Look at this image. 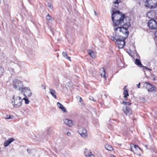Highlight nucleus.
<instances>
[{
    "label": "nucleus",
    "instance_id": "1",
    "mask_svg": "<svg viewBox=\"0 0 157 157\" xmlns=\"http://www.w3.org/2000/svg\"><path fill=\"white\" fill-rule=\"evenodd\" d=\"M112 20L113 24L115 25H121L127 26H131L130 20L128 17H127L124 14H122L119 11L113 10L112 15Z\"/></svg>",
    "mask_w": 157,
    "mask_h": 157
},
{
    "label": "nucleus",
    "instance_id": "2",
    "mask_svg": "<svg viewBox=\"0 0 157 157\" xmlns=\"http://www.w3.org/2000/svg\"><path fill=\"white\" fill-rule=\"evenodd\" d=\"M114 28V32L113 33V36H120V37L122 36V34H124L126 37H128V29L129 27L127 26H123L121 27V25H113Z\"/></svg>",
    "mask_w": 157,
    "mask_h": 157
},
{
    "label": "nucleus",
    "instance_id": "3",
    "mask_svg": "<svg viewBox=\"0 0 157 157\" xmlns=\"http://www.w3.org/2000/svg\"><path fill=\"white\" fill-rule=\"evenodd\" d=\"M119 36H111L110 38L112 40L116 41V44L119 48H122L125 45L124 40L128 37H126V36L120 37Z\"/></svg>",
    "mask_w": 157,
    "mask_h": 157
},
{
    "label": "nucleus",
    "instance_id": "4",
    "mask_svg": "<svg viewBox=\"0 0 157 157\" xmlns=\"http://www.w3.org/2000/svg\"><path fill=\"white\" fill-rule=\"evenodd\" d=\"M22 99L21 97L14 95L13 96L12 103L14 108H15L20 107L22 105Z\"/></svg>",
    "mask_w": 157,
    "mask_h": 157
},
{
    "label": "nucleus",
    "instance_id": "5",
    "mask_svg": "<svg viewBox=\"0 0 157 157\" xmlns=\"http://www.w3.org/2000/svg\"><path fill=\"white\" fill-rule=\"evenodd\" d=\"M145 6L150 9H154L157 6V0H143Z\"/></svg>",
    "mask_w": 157,
    "mask_h": 157
},
{
    "label": "nucleus",
    "instance_id": "6",
    "mask_svg": "<svg viewBox=\"0 0 157 157\" xmlns=\"http://www.w3.org/2000/svg\"><path fill=\"white\" fill-rule=\"evenodd\" d=\"M13 87L17 90H21L22 86V81L18 79L14 80L13 82Z\"/></svg>",
    "mask_w": 157,
    "mask_h": 157
},
{
    "label": "nucleus",
    "instance_id": "7",
    "mask_svg": "<svg viewBox=\"0 0 157 157\" xmlns=\"http://www.w3.org/2000/svg\"><path fill=\"white\" fill-rule=\"evenodd\" d=\"M21 91L22 93H24V95L26 97H30L32 95V93L28 87H23L21 88Z\"/></svg>",
    "mask_w": 157,
    "mask_h": 157
},
{
    "label": "nucleus",
    "instance_id": "8",
    "mask_svg": "<svg viewBox=\"0 0 157 157\" xmlns=\"http://www.w3.org/2000/svg\"><path fill=\"white\" fill-rule=\"evenodd\" d=\"M148 25L149 28L151 29H157V22L154 20H151L149 21Z\"/></svg>",
    "mask_w": 157,
    "mask_h": 157
},
{
    "label": "nucleus",
    "instance_id": "9",
    "mask_svg": "<svg viewBox=\"0 0 157 157\" xmlns=\"http://www.w3.org/2000/svg\"><path fill=\"white\" fill-rule=\"evenodd\" d=\"M78 132L82 137L84 138H86L87 137V130L83 127L80 128H79Z\"/></svg>",
    "mask_w": 157,
    "mask_h": 157
},
{
    "label": "nucleus",
    "instance_id": "10",
    "mask_svg": "<svg viewBox=\"0 0 157 157\" xmlns=\"http://www.w3.org/2000/svg\"><path fill=\"white\" fill-rule=\"evenodd\" d=\"M132 146H131V151L133 152L134 154H137L138 153V151L141 150L140 148L137 145L133 144H132Z\"/></svg>",
    "mask_w": 157,
    "mask_h": 157
},
{
    "label": "nucleus",
    "instance_id": "11",
    "mask_svg": "<svg viewBox=\"0 0 157 157\" xmlns=\"http://www.w3.org/2000/svg\"><path fill=\"white\" fill-rule=\"evenodd\" d=\"M145 84L146 88L148 92H152L155 90V87L153 85L147 82H146Z\"/></svg>",
    "mask_w": 157,
    "mask_h": 157
},
{
    "label": "nucleus",
    "instance_id": "12",
    "mask_svg": "<svg viewBox=\"0 0 157 157\" xmlns=\"http://www.w3.org/2000/svg\"><path fill=\"white\" fill-rule=\"evenodd\" d=\"M123 111L126 115H130L132 114V110L127 106L125 105L123 107Z\"/></svg>",
    "mask_w": 157,
    "mask_h": 157
},
{
    "label": "nucleus",
    "instance_id": "13",
    "mask_svg": "<svg viewBox=\"0 0 157 157\" xmlns=\"http://www.w3.org/2000/svg\"><path fill=\"white\" fill-rule=\"evenodd\" d=\"M14 140L13 138H9L8 140L4 142V147H7Z\"/></svg>",
    "mask_w": 157,
    "mask_h": 157
},
{
    "label": "nucleus",
    "instance_id": "14",
    "mask_svg": "<svg viewBox=\"0 0 157 157\" xmlns=\"http://www.w3.org/2000/svg\"><path fill=\"white\" fill-rule=\"evenodd\" d=\"M64 123L66 124L69 126H72L73 125V122L71 120L65 119L63 120Z\"/></svg>",
    "mask_w": 157,
    "mask_h": 157
},
{
    "label": "nucleus",
    "instance_id": "15",
    "mask_svg": "<svg viewBox=\"0 0 157 157\" xmlns=\"http://www.w3.org/2000/svg\"><path fill=\"white\" fill-rule=\"evenodd\" d=\"M99 73L102 77H103L105 79H106L105 72L104 68L102 67L100 69Z\"/></svg>",
    "mask_w": 157,
    "mask_h": 157
},
{
    "label": "nucleus",
    "instance_id": "16",
    "mask_svg": "<svg viewBox=\"0 0 157 157\" xmlns=\"http://www.w3.org/2000/svg\"><path fill=\"white\" fill-rule=\"evenodd\" d=\"M49 93L52 95V97L56 99L57 98V97L56 95V92L55 90L52 88L49 89Z\"/></svg>",
    "mask_w": 157,
    "mask_h": 157
},
{
    "label": "nucleus",
    "instance_id": "17",
    "mask_svg": "<svg viewBox=\"0 0 157 157\" xmlns=\"http://www.w3.org/2000/svg\"><path fill=\"white\" fill-rule=\"evenodd\" d=\"M88 53L90 56L93 58H94L95 57V54L94 52L92 50H87Z\"/></svg>",
    "mask_w": 157,
    "mask_h": 157
},
{
    "label": "nucleus",
    "instance_id": "18",
    "mask_svg": "<svg viewBox=\"0 0 157 157\" xmlns=\"http://www.w3.org/2000/svg\"><path fill=\"white\" fill-rule=\"evenodd\" d=\"M57 105L64 112H66V109L63 106V105L59 102H58L57 103Z\"/></svg>",
    "mask_w": 157,
    "mask_h": 157
},
{
    "label": "nucleus",
    "instance_id": "19",
    "mask_svg": "<svg viewBox=\"0 0 157 157\" xmlns=\"http://www.w3.org/2000/svg\"><path fill=\"white\" fill-rule=\"evenodd\" d=\"M126 86H125L124 88V98H127V97L129 95L128 90L126 88Z\"/></svg>",
    "mask_w": 157,
    "mask_h": 157
},
{
    "label": "nucleus",
    "instance_id": "20",
    "mask_svg": "<svg viewBox=\"0 0 157 157\" xmlns=\"http://www.w3.org/2000/svg\"><path fill=\"white\" fill-rule=\"evenodd\" d=\"M135 63L140 67H142L143 66L140 60L136 59L135 61Z\"/></svg>",
    "mask_w": 157,
    "mask_h": 157
},
{
    "label": "nucleus",
    "instance_id": "21",
    "mask_svg": "<svg viewBox=\"0 0 157 157\" xmlns=\"http://www.w3.org/2000/svg\"><path fill=\"white\" fill-rule=\"evenodd\" d=\"M105 147L107 150L110 151H112L113 150V149L112 146L108 144H106L105 145Z\"/></svg>",
    "mask_w": 157,
    "mask_h": 157
},
{
    "label": "nucleus",
    "instance_id": "22",
    "mask_svg": "<svg viewBox=\"0 0 157 157\" xmlns=\"http://www.w3.org/2000/svg\"><path fill=\"white\" fill-rule=\"evenodd\" d=\"M84 153L85 155L86 156H88L90 154H91V152L90 150L85 148V150L84 151Z\"/></svg>",
    "mask_w": 157,
    "mask_h": 157
},
{
    "label": "nucleus",
    "instance_id": "23",
    "mask_svg": "<svg viewBox=\"0 0 157 157\" xmlns=\"http://www.w3.org/2000/svg\"><path fill=\"white\" fill-rule=\"evenodd\" d=\"M62 54H63V56L64 57H65L66 58H67L68 60H71L70 57L68 56H67V53L66 52H63L62 53Z\"/></svg>",
    "mask_w": 157,
    "mask_h": 157
},
{
    "label": "nucleus",
    "instance_id": "24",
    "mask_svg": "<svg viewBox=\"0 0 157 157\" xmlns=\"http://www.w3.org/2000/svg\"><path fill=\"white\" fill-rule=\"evenodd\" d=\"M120 0H115V1L113 2V3L115 4H117V6H115V8H114L113 7H112L113 9V10H114V9H115L118 6V4L119 3V2H120Z\"/></svg>",
    "mask_w": 157,
    "mask_h": 157
},
{
    "label": "nucleus",
    "instance_id": "25",
    "mask_svg": "<svg viewBox=\"0 0 157 157\" xmlns=\"http://www.w3.org/2000/svg\"><path fill=\"white\" fill-rule=\"evenodd\" d=\"M22 99V101L23 100H25V103L26 104H29V101L28 99H27L25 98Z\"/></svg>",
    "mask_w": 157,
    "mask_h": 157
},
{
    "label": "nucleus",
    "instance_id": "26",
    "mask_svg": "<svg viewBox=\"0 0 157 157\" xmlns=\"http://www.w3.org/2000/svg\"><path fill=\"white\" fill-rule=\"evenodd\" d=\"M4 70L3 68L0 67V76L2 75L4 72Z\"/></svg>",
    "mask_w": 157,
    "mask_h": 157
},
{
    "label": "nucleus",
    "instance_id": "27",
    "mask_svg": "<svg viewBox=\"0 0 157 157\" xmlns=\"http://www.w3.org/2000/svg\"><path fill=\"white\" fill-rule=\"evenodd\" d=\"M141 101L143 103L145 102L146 101V99L144 97L140 98Z\"/></svg>",
    "mask_w": 157,
    "mask_h": 157
},
{
    "label": "nucleus",
    "instance_id": "28",
    "mask_svg": "<svg viewBox=\"0 0 157 157\" xmlns=\"http://www.w3.org/2000/svg\"><path fill=\"white\" fill-rule=\"evenodd\" d=\"M122 104L124 105H131V104L129 102H126L125 101H123L122 102Z\"/></svg>",
    "mask_w": 157,
    "mask_h": 157
},
{
    "label": "nucleus",
    "instance_id": "29",
    "mask_svg": "<svg viewBox=\"0 0 157 157\" xmlns=\"http://www.w3.org/2000/svg\"><path fill=\"white\" fill-rule=\"evenodd\" d=\"M51 17V16L48 14L46 16V19L48 20H50Z\"/></svg>",
    "mask_w": 157,
    "mask_h": 157
},
{
    "label": "nucleus",
    "instance_id": "30",
    "mask_svg": "<svg viewBox=\"0 0 157 157\" xmlns=\"http://www.w3.org/2000/svg\"><path fill=\"white\" fill-rule=\"evenodd\" d=\"M5 118L6 119H11V117L10 115H7L5 117Z\"/></svg>",
    "mask_w": 157,
    "mask_h": 157
},
{
    "label": "nucleus",
    "instance_id": "31",
    "mask_svg": "<svg viewBox=\"0 0 157 157\" xmlns=\"http://www.w3.org/2000/svg\"><path fill=\"white\" fill-rule=\"evenodd\" d=\"M77 98L78 99L79 102H81L82 101V98L79 96H77Z\"/></svg>",
    "mask_w": 157,
    "mask_h": 157
},
{
    "label": "nucleus",
    "instance_id": "32",
    "mask_svg": "<svg viewBox=\"0 0 157 157\" xmlns=\"http://www.w3.org/2000/svg\"><path fill=\"white\" fill-rule=\"evenodd\" d=\"M48 6L50 8L52 9V6L50 3H48Z\"/></svg>",
    "mask_w": 157,
    "mask_h": 157
},
{
    "label": "nucleus",
    "instance_id": "33",
    "mask_svg": "<svg viewBox=\"0 0 157 157\" xmlns=\"http://www.w3.org/2000/svg\"><path fill=\"white\" fill-rule=\"evenodd\" d=\"M89 99L90 100L93 101H96V100H94V98L92 96H90L89 97Z\"/></svg>",
    "mask_w": 157,
    "mask_h": 157
},
{
    "label": "nucleus",
    "instance_id": "34",
    "mask_svg": "<svg viewBox=\"0 0 157 157\" xmlns=\"http://www.w3.org/2000/svg\"><path fill=\"white\" fill-rule=\"evenodd\" d=\"M41 88L45 90L46 89V86H44L43 85H41Z\"/></svg>",
    "mask_w": 157,
    "mask_h": 157
},
{
    "label": "nucleus",
    "instance_id": "35",
    "mask_svg": "<svg viewBox=\"0 0 157 157\" xmlns=\"http://www.w3.org/2000/svg\"><path fill=\"white\" fill-rule=\"evenodd\" d=\"M88 156L89 157H94V155H93L92 154V153L91 154H90Z\"/></svg>",
    "mask_w": 157,
    "mask_h": 157
},
{
    "label": "nucleus",
    "instance_id": "36",
    "mask_svg": "<svg viewBox=\"0 0 157 157\" xmlns=\"http://www.w3.org/2000/svg\"><path fill=\"white\" fill-rule=\"evenodd\" d=\"M67 135L68 136H70L71 135V133L70 132H68L67 133Z\"/></svg>",
    "mask_w": 157,
    "mask_h": 157
},
{
    "label": "nucleus",
    "instance_id": "37",
    "mask_svg": "<svg viewBox=\"0 0 157 157\" xmlns=\"http://www.w3.org/2000/svg\"><path fill=\"white\" fill-rule=\"evenodd\" d=\"M143 67L144 69V68H145L147 70H148V69H149L147 67H145V66L144 67L143 66V67Z\"/></svg>",
    "mask_w": 157,
    "mask_h": 157
},
{
    "label": "nucleus",
    "instance_id": "38",
    "mask_svg": "<svg viewBox=\"0 0 157 157\" xmlns=\"http://www.w3.org/2000/svg\"><path fill=\"white\" fill-rule=\"evenodd\" d=\"M155 36L157 38V31L155 33Z\"/></svg>",
    "mask_w": 157,
    "mask_h": 157
},
{
    "label": "nucleus",
    "instance_id": "39",
    "mask_svg": "<svg viewBox=\"0 0 157 157\" xmlns=\"http://www.w3.org/2000/svg\"><path fill=\"white\" fill-rule=\"evenodd\" d=\"M140 83H139L138 85H137V87L138 88H140Z\"/></svg>",
    "mask_w": 157,
    "mask_h": 157
},
{
    "label": "nucleus",
    "instance_id": "40",
    "mask_svg": "<svg viewBox=\"0 0 157 157\" xmlns=\"http://www.w3.org/2000/svg\"><path fill=\"white\" fill-rule=\"evenodd\" d=\"M144 146H145V147L146 148H147V147H148V145H147V144H145V145H144Z\"/></svg>",
    "mask_w": 157,
    "mask_h": 157
},
{
    "label": "nucleus",
    "instance_id": "41",
    "mask_svg": "<svg viewBox=\"0 0 157 157\" xmlns=\"http://www.w3.org/2000/svg\"><path fill=\"white\" fill-rule=\"evenodd\" d=\"M94 13L95 15H96V12L95 11H94Z\"/></svg>",
    "mask_w": 157,
    "mask_h": 157
},
{
    "label": "nucleus",
    "instance_id": "42",
    "mask_svg": "<svg viewBox=\"0 0 157 157\" xmlns=\"http://www.w3.org/2000/svg\"><path fill=\"white\" fill-rule=\"evenodd\" d=\"M110 157H115L113 155H111Z\"/></svg>",
    "mask_w": 157,
    "mask_h": 157
},
{
    "label": "nucleus",
    "instance_id": "43",
    "mask_svg": "<svg viewBox=\"0 0 157 157\" xmlns=\"http://www.w3.org/2000/svg\"><path fill=\"white\" fill-rule=\"evenodd\" d=\"M148 70H149L150 71H151V69H149V68L148 69Z\"/></svg>",
    "mask_w": 157,
    "mask_h": 157
},
{
    "label": "nucleus",
    "instance_id": "44",
    "mask_svg": "<svg viewBox=\"0 0 157 157\" xmlns=\"http://www.w3.org/2000/svg\"><path fill=\"white\" fill-rule=\"evenodd\" d=\"M105 98H106L107 96V95L106 94H105Z\"/></svg>",
    "mask_w": 157,
    "mask_h": 157
},
{
    "label": "nucleus",
    "instance_id": "45",
    "mask_svg": "<svg viewBox=\"0 0 157 157\" xmlns=\"http://www.w3.org/2000/svg\"><path fill=\"white\" fill-rule=\"evenodd\" d=\"M71 83V82H68V83H67V84H70Z\"/></svg>",
    "mask_w": 157,
    "mask_h": 157
}]
</instances>
